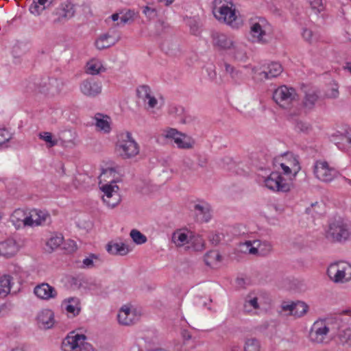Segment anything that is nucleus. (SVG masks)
I'll use <instances>...</instances> for the list:
<instances>
[{
    "instance_id": "nucleus-64",
    "label": "nucleus",
    "mask_w": 351,
    "mask_h": 351,
    "mask_svg": "<svg viewBox=\"0 0 351 351\" xmlns=\"http://www.w3.org/2000/svg\"><path fill=\"white\" fill-rule=\"evenodd\" d=\"M154 12V9H152L149 6H145L143 10V13L148 18L150 21L152 19V14Z\"/></svg>"
},
{
    "instance_id": "nucleus-11",
    "label": "nucleus",
    "mask_w": 351,
    "mask_h": 351,
    "mask_svg": "<svg viewBox=\"0 0 351 351\" xmlns=\"http://www.w3.org/2000/svg\"><path fill=\"white\" fill-rule=\"evenodd\" d=\"M333 320H329L328 325L323 321L315 322L309 332L310 340L317 343H322L329 330H332L331 323H334Z\"/></svg>"
},
{
    "instance_id": "nucleus-46",
    "label": "nucleus",
    "mask_w": 351,
    "mask_h": 351,
    "mask_svg": "<svg viewBox=\"0 0 351 351\" xmlns=\"http://www.w3.org/2000/svg\"><path fill=\"white\" fill-rule=\"evenodd\" d=\"M295 130L297 132L307 134L312 130V128L311 125L307 122L303 121L302 120H295Z\"/></svg>"
},
{
    "instance_id": "nucleus-56",
    "label": "nucleus",
    "mask_w": 351,
    "mask_h": 351,
    "mask_svg": "<svg viewBox=\"0 0 351 351\" xmlns=\"http://www.w3.org/2000/svg\"><path fill=\"white\" fill-rule=\"evenodd\" d=\"M294 302L289 303L283 302L281 304L282 311H288V315H293Z\"/></svg>"
},
{
    "instance_id": "nucleus-16",
    "label": "nucleus",
    "mask_w": 351,
    "mask_h": 351,
    "mask_svg": "<svg viewBox=\"0 0 351 351\" xmlns=\"http://www.w3.org/2000/svg\"><path fill=\"white\" fill-rule=\"evenodd\" d=\"M75 13V6L70 1H66L61 4L56 10V14L58 16L55 19V23H62L71 19Z\"/></svg>"
},
{
    "instance_id": "nucleus-44",
    "label": "nucleus",
    "mask_w": 351,
    "mask_h": 351,
    "mask_svg": "<svg viewBox=\"0 0 351 351\" xmlns=\"http://www.w3.org/2000/svg\"><path fill=\"white\" fill-rule=\"evenodd\" d=\"M130 235L132 241L138 245L143 244L147 241V237L136 229L132 230Z\"/></svg>"
},
{
    "instance_id": "nucleus-15",
    "label": "nucleus",
    "mask_w": 351,
    "mask_h": 351,
    "mask_svg": "<svg viewBox=\"0 0 351 351\" xmlns=\"http://www.w3.org/2000/svg\"><path fill=\"white\" fill-rule=\"evenodd\" d=\"M211 38L214 47L220 50H229L234 46V42L232 38L223 33L214 32L211 34Z\"/></svg>"
},
{
    "instance_id": "nucleus-30",
    "label": "nucleus",
    "mask_w": 351,
    "mask_h": 351,
    "mask_svg": "<svg viewBox=\"0 0 351 351\" xmlns=\"http://www.w3.org/2000/svg\"><path fill=\"white\" fill-rule=\"evenodd\" d=\"M117 41L118 39L113 38L108 34H105L100 36L95 41V46L98 49L101 50L114 45Z\"/></svg>"
},
{
    "instance_id": "nucleus-3",
    "label": "nucleus",
    "mask_w": 351,
    "mask_h": 351,
    "mask_svg": "<svg viewBox=\"0 0 351 351\" xmlns=\"http://www.w3.org/2000/svg\"><path fill=\"white\" fill-rule=\"evenodd\" d=\"M162 135L166 138L173 139L177 147L180 149H192L195 144L191 136L175 128H168L164 130Z\"/></svg>"
},
{
    "instance_id": "nucleus-42",
    "label": "nucleus",
    "mask_w": 351,
    "mask_h": 351,
    "mask_svg": "<svg viewBox=\"0 0 351 351\" xmlns=\"http://www.w3.org/2000/svg\"><path fill=\"white\" fill-rule=\"evenodd\" d=\"M309 3L312 11L316 14H320L325 10V0H309Z\"/></svg>"
},
{
    "instance_id": "nucleus-45",
    "label": "nucleus",
    "mask_w": 351,
    "mask_h": 351,
    "mask_svg": "<svg viewBox=\"0 0 351 351\" xmlns=\"http://www.w3.org/2000/svg\"><path fill=\"white\" fill-rule=\"evenodd\" d=\"M186 25L189 27L191 33L193 35L199 34V23L195 18H188L186 21Z\"/></svg>"
},
{
    "instance_id": "nucleus-52",
    "label": "nucleus",
    "mask_w": 351,
    "mask_h": 351,
    "mask_svg": "<svg viewBox=\"0 0 351 351\" xmlns=\"http://www.w3.org/2000/svg\"><path fill=\"white\" fill-rule=\"evenodd\" d=\"M94 260L99 261L98 256L95 254H90L88 257L83 260L84 267L86 268H92L95 266Z\"/></svg>"
},
{
    "instance_id": "nucleus-21",
    "label": "nucleus",
    "mask_w": 351,
    "mask_h": 351,
    "mask_svg": "<svg viewBox=\"0 0 351 351\" xmlns=\"http://www.w3.org/2000/svg\"><path fill=\"white\" fill-rule=\"evenodd\" d=\"M280 158H276L274 160V164H279L283 171V173L286 176H289L291 173V169L294 171L293 176H295L298 172L300 169V167L299 165V162L295 158L292 157L291 160H289V164H286L285 162H280Z\"/></svg>"
},
{
    "instance_id": "nucleus-54",
    "label": "nucleus",
    "mask_w": 351,
    "mask_h": 351,
    "mask_svg": "<svg viewBox=\"0 0 351 351\" xmlns=\"http://www.w3.org/2000/svg\"><path fill=\"white\" fill-rule=\"evenodd\" d=\"M223 238V235L220 233H212L208 237L209 241L214 245H218Z\"/></svg>"
},
{
    "instance_id": "nucleus-29",
    "label": "nucleus",
    "mask_w": 351,
    "mask_h": 351,
    "mask_svg": "<svg viewBox=\"0 0 351 351\" xmlns=\"http://www.w3.org/2000/svg\"><path fill=\"white\" fill-rule=\"evenodd\" d=\"M319 99L318 93L315 90H309L305 93L302 101L304 108L307 110H312Z\"/></svg>"
},
{
    "instance_id": "nucleus-34",
    "label": "nucleus",
    "mask_w": 351,
    "mask_h": 351,
    "mask_svg": "<svg viewBox=\"0 0 351 351\" xmlns=\"http://www.w3.org/2000/svg\"><path fill=\"white\" fill-rule=\"evenodd\" d=\"M172 241L178 247H182L186 243H189V237L187 234L181 231L177 230L172 234Z\"/></svg>"
},
{
    "instance_id": "nucleus-1",
    "label": "nucleus",
    "mask_w": 351,
    "mask_h": 351,
    "mask_svg": "<svg viewBox=\"0 0 351 351\" xmlns=\"http://www.w3.org/2000/svg\"><path fill=\"white\" fill-rule=\"evenodd\" d=\"M213 12L219 22L232 25L237 16L232 0H214Z\"/></svg>"
},
{
    "instance_id": "nucleus-49",
    "label": "nucleus",
    "mask_w": 351,
    "mask_h": 351,
    "mask_svg": "<svg viewBox=\"0 0 351 351\" xmlns=\"http://www.w3.org/2000/svg\"><path fill=\"white\" fill-rule=\"evenodd\" d=\"M40 139L49 143L48 147H52L57 145L58 141L52 138V134L48 132H40L38 134Z\"/></svg>"
},
{
    "instance_id": "nucleus-33",
    "label": "nucleus",
    "mask_w": 351,
    "mask_h": 351,
    "mask_svg": "<svg viewBox=\"0 0 351 351\" xmlns=\"http://www.w3.org/2000/svg\"><path fill=\"white\" fill-rule=\"evenodd\" d=\"M189 243L194 251L201 252L205 249V241L199 234H191L189 237Z\"/></svg>"
},
{
    "instance_id": "nucleus-43",
    "label": "nucleus",
    "mask_w": 351,
    "mask_h": 351,
    "mask_svg": "<svg viewBox=\"0 0 351 351\" xmlns=\"http://www.w3.org/2000/svg\"><path fill=\"white\" fill-rule=\"evenodd\" d=\"M244 351H261L259 341L255 338L247 339L244 346Z\"/></svg>"
},
{
    "instance_id": "nucleus-4",
    "label": "nucleus",
    "mask_w": 351,
    "mask_h": 351,
    "mask_svg": "<svg viewBox=\"0 0 351 351\" xmlns=\"http://www.w3.org/2000/svg\"><path fill=\"white\" fill-rule=\"evenodd\" d=\"M351 237L348 226L342 221H335L330 223L326 231V237L331 242H342Z\"/></svg>"
},
{
    "instance_id": "nucleus-51",
    "label": "nucleus",
    "mask_w": 351,
    "mask_h": 351,
    "mask_svg": "<svg viewBox=\"0 0 351 351\" xmlns=\"http://www.w3.org/2000/svg\"><path fill=\"white\" fill-rule=\"evenodd\" d=\"M114 196L111 199L104 198V202L111 208L115 207L121 201L119 193H113Z\"/></svg>"
},
{
    "instance_id": "nucleus-9",
    "label": "nucleus",
    "mask_w": 351,
    "mask_h": 351,
    "mask_svg": "<svg viewBox=\"0 0 351 351\" xmlns=\"http://www.w3.org/2000/svg\"><path fill=\"white\" fill-rule=\"evenodd\" d=\"M314 174L315 177L324 182L332 181L338 176V171L330 167L326 161H316L314 165Z\"/></svg>"
},
{
    "instance_id": "nucleus-39",
    "label": "nucleus",
    "mask_w": 351,
    "mask_h": 351,
    "mask_svg": "<svg viewBox=\"0 0 351 351\" xmlns=\"http://www.w3.org/2000/svg\"><path fill=\"white\" fill-rule=\"evenodd\" d=\"M221 260V256L217 251H209L204 256L205 263L211 266L213 264L219 262Z\"/></svg>"
},
{
    "instance_id": "nucleus-27",
    "label": "nucleus",
    "mask_w": 351,
    "mask_h": 351,
    "mask_svg": "<svg viewBox=\"0 0 351 351\" xmlns=\"http://www.w3.org/2000/svg\"><path fill=\"white\" fill-rule=\"evenodd\" d=\"M63 304L65 305V310L67 313L72 314L73 316L77 315L80 311V300L77 298H69L64 300Z\"/></svg>"
},
{
    "instance_id": "nucleus-7",
    "label": "nucleus",
    "mask_w": 351,
    "mask_h": 351,
    "mask_svg": "<svg viewBox=\"0 0 351 351\" xmlns=\"http://www.w3.org/2000/svg\"><path fill=\"white\" fill-rule=\"evenodd\" d=\"M327 274L335 282H343L351 280V265L345 262L331 264Z\"/></svg>"
},
{
    "instance_id": "nucleus-55",
    "label": "nucleus",
    "mask_w": 351,
    "mask_h": 351,
    "mask_svg": "<svg viewBox=\"0 0 351 351\" xmlns=\"http://www.w3.org/2000/svg\"><path fill=\"white\" fill-rule=\"evenodd\" d=\"M11 138V135L5 129H0V145L5 143Z\"/></svg>"
},
{
    "instance_id": "nucleus-31",
    "label": "nucleus",
    "mask_w": 351,
    "mask_h": 351,
    "mask_svg": "<svg viewBox=\"0 0 351 351\" xmlns=\"http://www.w3.org/2000/svg\"><path fill=\"white\" fill-rule=\"evenodd\" d=\"M52 2L48 1V0H34L33 3L29 7V11L33 14L39 15Z\"/></svg>"
},
{
    "instance_id": "nucleus-35",
    "label": "nucleus",
    "mask_w": 351,
    "mask_h": 351,
    "mask_svg": "<svg viewBox=\"0 0 351 351\" xmlns=\"http://www.w3.org/2000/svg\"><path fill=\"white\" fill-rule=\"evenodd\" d=\"M115 183L114 181H112L110 184H104L101 187V190L104 193L103 199H111L114 196L113 193H119V186Z\"/></svg>"
},
{
    "instance_id": "nucleus-53",
    "label": "nucleus",
    "mask_w": 351,
    "mask_h": 351,
    "mask_svg": "<svg viewBox=\"0 0 351 351\" xmlns=\"http://www.w3.org/2000/svg\"><path fill=\"white\" fill-rule=\"evenodd\" d=\"M251 248H255V245L253 243H252L250 241H247L243 243H241L240 245V250L242 252L244 253H249L250 254H252V252H251Z\"/></svg>"
},
{
    "instance_id": "nucleus-37",
    "label": "nucleus",
    "mask_w": 351,
    "mask_h": 351,
    "mask_svg": "<svg viewBox=\"0 0 351 351\" xmlns=\"http://www.w3.org/2000/svg\"><path fill=\"white\" fill-rule=\"evenodd\" d=\"M308 305L301 301L294 302L293 315L295 317H301L308 311Z\"/></svg>"
},
{
    "instance_id": "nucleus-19",
    "label": "nucleus",
    "mask_w": 351,
    "mask_h": 351,
    "mask_svg": "<svg viewBox=\"0 0 351 351\" xmlns=\"http://www.w3.org/2000/svg\"><path fill=\"white\" fill-rule=\"evenodd\" d=\"M37 323L40 328H51L54 324V315L52 311L44 309L37 315Z\"/></svg>"
},
{
    "instance_id": "nucleus-28",
    "label": "nucleus",
    "mask_w": 351,
    "mask_h": 351,
    "mask_svg": "<svg viewBox=\"0 0 351 351\" xmlns=\"http://www.w3.org/2000/svg\"><path fill=\"white\" fill-rule=\"evenodd\" d=\"M106 250L108 253L113 255H126L130 250L128 246L123 243H114L110 242L106 245Z\"/></svg>"
},
{
    "instance_id": "nucleus-14",
    "label": "nucleus",
    "mask_w": 351,
    "mask_h": 351,
    "mask_svg": "<svg viewBox=\"0 0 351 351\" xmlns=\"http://www.w3.org/2000/svg\"><path fill=\"white\" fill-rule=\"evenodd\" d=\"M193 211L199 222H208L211 219L210 206L206 202L199 201L195 204Z\"/></svg>"
},
{
    "instance_id": "nucleus-59",
    "label": "nucleus",
    "mask_w": 351,
    "mask_h": 351,
    "mask_svg": "<svg viewBox=\"0 0 351 351\" xmlns=\"http://www.w3.org/2000/svg\"><path fill=\"white\" fill-rule=\"evenodd\" d=\"M197 165L200 167H205L208 164V158L206 156L198 154L197 157Z\"/></svg>"
},
{
    "instance_id": "nucleus-23",
    "label": "nucleus",
    "mask_w": 351,
    "mask_h": 351,
    "mask_svg": "<svg viewBox=\"0 0 351 351\" xmlns=\"http://www.w3.org/2000/svg\"><path fill=\"white\" fill-rule=\"evenodd\" d=\"M18 251L17 245L14 240H7L0 243V255L5 258H10Z\"/></svg>"
},
{
    "instance_id": "nucleus-12",
    "label": "nucleus",
    "mask_w": 351,
    "mask_h": 351,
    "mask_svg": "<svg viewBox=\"0 0 351 351\" xmlns=\"http://www.w3.org/2000/svg\"><path fill=\"white\" fill-rule=\"evenodd\" d=\"M263 70L258 72V70L253 69L254 73H257L260 80H271L278 77L282 72L281 64L277 62H272L266 66H263Z\"/></svg>"
},
{
    "instance_id": "nucleus-36",
    "label": "nucleus",
    "mask_w": 351,
    "mask_h": 351,
    "mask_svg": "<svg viewBox=\"0 0 351 351\" xmlns=\"http://www.w3.org/2000/svg\"><path fill=\"white\" fill-rule=\"evenodd\" d=\"M259 305L258 302V298L256 297H252L251 295H248L245 298V302L243 304V309L246 312H251L253 309H258Z\"/></svg>"
},
{
    "instance_id": "nucleus-60",
    "label": "nucleus",
    "mask_w": 351,
    "mask_h": 351,
    "mask_svg": "<svg viewBox=\"0 0 351 351\" xmlns=\"http://www.w3.org/2000/svg\"><path fill=\"white\" fill-rule=\"evenodd\" d=\"M165 105V99L159 95L158 98L155 97V110H160Z\"/></svg>"
},
{
    "instance_id": "nucleus-22",
    "label": "nucleus",
    "mask_w": 351,
    "mask_h": 351,
    "mask_svg": "<svg viewBox=\"0 0 351 351\" xmlns=\"http://www.w3.org/2000/svg\"><path fill=\"white\" fill-rule=\"evenodd\" d=\"M117 318L119 324L128 326L134 323L136 315L130 307L125 306L119 311Z\"/></svg>"
},
{
    "instance_id": "nucleus-20",
    "label": "nucleus",
    "mask_w": 351,
    "mask_h": 351,
    "mask_svg": "<svg viewBox=\"0 0 351 351\" xmlns=\"http://www.w3.org/2000/svg\"><path fill=\"white\" fill-rule=\"evenodd\" d=\"M35 295L43 300H49L56 296L57 292L54 287L47 283H42L37 285L34 291Z\"/></svg>"
},
{
    "instance_id": "nucleus-48",
    "label": "nucleus",
    "mask_w": 351,
    "mask_h": 351,
    "mask_svg": "<svg viewBox=\"0 0 351 351\" xmlns=\"http://www.w3.org/2000/svg\"><path fill=\"white\" fill-rule=\"evenodd\" d=\"M224 66L226 73H229L234 80L237 81L241 79V72L236 70L234 66L227 62L224 63Z\"/></svg>"
},
{
    "instance_id": "nucleus-26",
    "label": "nucleus",
    "mask_w": 351,
    "mask_h": 351,
    "mask_svg": "<svg viewBox=\"0 0 351 351\" xmlns=\"http://www.w3.org/2000/svg\"><path fill=\"white\" fill-rule=\"evenodd\" d=\"M94 119L95 121V124L98 129L104 131L105 133H109L110 132V117L101 113H97L95 115Z\"/></svg>"
},
{
    "instance_id": "nucleus-17",
    "label": "nucleus",
    "mask_w": 351,
    "mask_h": 351,
    "mask_svg": "<svg viewBox=\"0 0 351 351\" xmlns=\"http://www.w3.org/2000/svg\"><path fill=\"white\" fill-rule=\"evenodd\" d=\"M341 322L342 319L340 316L335 317L334 318V323H331L332 330H339L338 337L341 343L351 345V328H346L345 329H341L342 326H340Z\"/></svg>"
},
{
    "instance_id": "nucleus-47",
    "label": "nucleus",
    "mask_w": 351,
    "mask_h": 351,
    "mask_svg": "<svg viewBox=\"0 0 351 351\" xmlns=\"http://www.w3.org/2000/svg\"><path fill=\"white\" fill-rule=\"evenodd\" d=\"M101 67L102 66L99 62L90 61L87 63L86 73L90 75H97L99 73Z\"/></svg>"
},
{
    "instance_id": "nucleus-5",
    "label": "nucleus",
    "mask_w": 351,
    "mask_h": 351,
    "mask_svg": "<svg viewBox=\"0 0 351 351\" xmlns=\"http://www.w3.org/2000/svg\"><path fill=\"white\" fill-rule=\"evenodd\" d=\"M273 99L281 108L287 109L290 108L293 101L298 99V95L293 88L284 85L274 90Z\"/></svg>"
},
{
    "instance_id": "nucleus-50",
    "label": "nucleus",
    "mask_w": 351,
    "mask_h": 351,
    "mask_svg": "<svg viewBox=\"0 0 351 351\" xmlns=\"http://www.w3.org/2000/svg\"><path fill=\"white\" fill-rule=\"evenodd\" d=\"M63 241V237L61 236L51 237L47 242V245L51 250L58 247Z\"/></svg>"
},
{
    "instance_id": "nucleus-32",
    "label": "nucleus",
    "mask_w": 351,
    "mask_h": 351,
    "mask_svg": "<svg viewBox=\"0 0 351 351\" xmlns=\"http://www.w3.org/2000/svg\"><path fill=\"white\" fill-rule=\"evenodd\" d=\"M12 280V277L10 275L0 277V298H5L10 292Z\"/></svg>"
},
{
    "instance_id": "nucleus-58",
    "label": "nucleus",
    "mask_w": 351,
    "mask_h": 351,
    "mask_svg": "<svg viewBox=\"0 0 351 351\" xmlns=\"http://www.w3.org/2000/svg\"><path fill=\"white\" fill-rule=\"evenodd\" d=\"M339 95V90L337 87H332L327 90L325 96L328 98H336Z\"/></svg>"
},
{
    "instance_id": "nucleus-8",
    "label": "nucleus",
    "mask_w": 351,
    "mask_h": 351,
    "mask_svg": "<svg viewBox=\"0 0 351 351\" xmlns=\"http://www.w3.org/2000/svg\"><path fill=\"white\" fill-rule=\"evenodd\" d=\"M270 30L269 23L263 18H260L257 21L252 23L250 27V35L252 41L261 44H266L265 39L267 32Z\"/></svg>"
},
{
    "instance_id": "nucleus-2",
    "label": "nucleus",
    "mask_w": 351,
    "mask_h": 351,
    "mask_svg": "<svg viewBox=\"0 0 351 351\" xmlns=\"http://www.w3.org/2000/svg\"><path fill=\"white\" fill-rule=\"evenodd\" d=\"M117 149L123 158H132L139 152L138 144L129 132L121 133L118 136Z\"/></svg>"
},
{
    "instance_id": "nucleus-13",
    "label": "nucleus",
    "mask_w": 351,
    "mask_h": 351,
    "mask_svg": "<svg viewBox=\"0 0 351 351\" xmlns=\"http://www.w3.org/2000/svg\"><path fill=\"white\" fill-rule=\"evenodd\" d=\"M151 88L147 85L136 88L137 104L145 108H154V97L151 95Z\"/></svg>"
},
{
    "instance_id": "nucleus-18",
    "label": "nucleus",
    "mask_w": 351,
    "mask_h": 351,
    "mask_svg": "<svg viewBox=\"0 0 351 351\" xmlns=\"http://www.w3.org/2000/svg\"><path fill=\"white\" fill-rule=\"evenodd\" d=\"M80 90L84 95L94 97L101 93V86L94 80H86L82 82Z\"/></svg>"
},
{
    "instance_id": "nucleus-41",
    "label": "nucleus",
    "mask_w": 351,
    "mask_h": 351,
    "mask_svg": "<svg viewBox=\"0 0 351 351\" xmlns=\"http://www.w3.org/2000/svg\"><path fill=\"white\" fill-rule=\"evenodd\" d=\"M232 49L234 50L233 56L234 59L239 61H245L246 60L247 56L243 46L241 45H235L234 43V46L232 47Z\"/></svg>"
},
{
    "instance_id": "nucleus-40",
    "label": "nucleus",
    "mask_w": 351,
    "mask_h": 351,
    "mask_svg": "<svg viewBox=\"0 0 351 351\" xmlns=\"http://www.w3.org/2000/svg\"><path fill=\"white\" fill-rule=\"evenodd\" d=\"M136 13L134 10H128L120 18V22L117 23V26L132 23L135 19Z\"/></svg>"
},
{
    "instance_id": "nucleus-38",
    "label": "nucleus",
    "mask_w": 351,
    "mask_h": 351,
    "mask_svg": "<svg viewBox=\"0 0 351 351\" xmlns=\"http://www.w3.org/2000/svg\"><path fill=\"white\" fill-rule=\"evenodd\" d=\"M36 215H34V211L30 213L29 216H25L21 221L23 222L24 226H36L43 224V219H40L38 217L35 218Z\"/></svg>"
},
{
    "instance_id": "nucleus-57",
    "label": "nucleus",
    "mask_w": 351,
    "mask_h": 351,
    "mask_svg": "<svg viewBox=\"0 0 351 351\" xmlns=\"http://www.w3.org/2000/svg\"><path fill=\"white\" fill-rule=\"evenodd\" d=\"M182 163H183V165L186 167L187 169H190V170H194L195 168H194V162L193 160L189 156H185L184 158H183V161H182Z\"/></svg>"
},
{
    "instance_id": "nucleus-62",
    "label": "nucleus",
    "mask_w": 351,
    "mask_h": 351,
    "mask_svg": "<svg viewBox=\"0 0 351 351\" xmlns=\"http://www.w3.org/2000/svg\"><path fill=\"white\" fill-rule=\"evenodd\" d=\"M25 216V214L23 210H16L12 215V221H14V219H16L17 221H19V220L21 221L22 219H21V217L24 218Z\"/></svg>"
},
{
    "instance_id": "nucleus-6",
    "label": "nucleus",
    "mask_w": 351,
    "mask_h": 351,
    "mask_svg": "<svg viewBox=\"0 0 351 351\" xmlns=\"http://www.w3.org/2000/svg\"><path fill=\"white\" fill-rule=\"evenodd\" d=\"M86 339L84 335H69L63 341L62 348L64 351H95L91 344L85 342Z\"/></svg>"
},
{
    "instance_id": "nucleus-63",
    "label": "nucleus",
    "mask_w": 351,
    "mask_h": 351,
    "mask_svg": "<svg viewBox=\"0 0 351 351\" xmlns=\"http://www.w3.org/2000/svg\"><path fill=\"white\" fill-rule=\"evenodd\" d=\"M34 215H36L35 218L38 217L40 219H43V220H42L43 223H44L46 221V219L49 217V215L45 214L42 211L35 210V211H34Z\"/></svg>"
},
{
    "instance_id": "nucleus-25",
    "label": "nucleus",
    "mask_w": 351,
    "mask_h": 351,
    "mask_svg": "<svg viewBox=\"0 0 351 351\" xmlns=\"http://www.w3.org/2000/svg\"><path fill=\"white\" fill-rule=\"evenodd\" d=\"M161 49L171 56H178L181 54L180 44L177 41H165L160 45Z\"/></svg>"
},
{
    "instance_id": "nucleus-10",
    "label": "nucleus",
    "mask_w": 351,
    "mask_h": 351,
    "mask_svg": "<svg viewBox=\"0 0 351 351\" xmlns=\"http://www.w3.org/2000/svg\"><path fill=\"white\" fill-rule=\"evenodd\" d=\"M264 182L267 188L274 191L287 192L291 189L290 184L277 171L271 173Z\"/></svg>"
},
{
    "instance_id": "nucleus-24",
    "label": "nucleus",
    "mask_w": 351,
    "mask_h": 351,
    "mask_svg": "<svg viewBox=\"0 0 351 351\" xmlns=\"http://www.w3.org/2000/svg\"><path fill=\"white\" fill-rule=\"evenodd\" d=\"M254 243L255 245V248H251V252L253 255L257 254L261 256H265L268 255L272 250V245L271 243L268 241L256 240L254 241Z\"/></svg>"
},
{
    "instance_id": "nucleus-61",
    "label": "nucleus",
    "mask_w": 351,
    "mask_h": 351,
    "mask_svg": "<svg viewBox=\"0 0 351 351\" xmlns=\"http://www.w3.org/2000/svg\"><path fill=\"white\" fill-rule=\"evenodd\" d=\"M313 32L308 29H304L302 32L303 38L308 42L311 43L313 40Z\"/></svg>"
}]
</instances>
